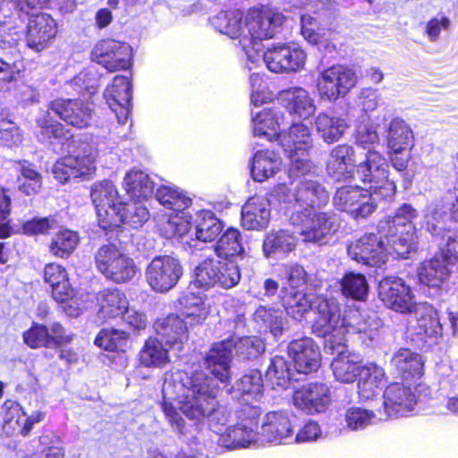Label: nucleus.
<instances>
[{
	"mask_svg": "<svg viewBox=\"0 0 458 458\" xmlns=\"http://www.w3.org/2000/svg\"><path fill=\"white\" fill-rule=\"evenodd\" d=\"M217 392L215 380L203 371L191 376L183 370L167 371L162 386L163 411L179 432L182 431L184 420L175 405L189 419L208 416L210 428L221 436L231 426L233 412L225 406H216Z\"/></svg>",
	"mask_w": 458,
	"mask_h": 458,
	"instance_id": "obj_1",
	"label": "nucleus"
},
{
	"mask_svg": "<svg viewBox=\"0 0 458 458\" xmlns=\"http://www.w3.org/2000/svg\"><path fill=\"white\" fill-rule=\"evenodd\" d=\"M38 126L40 141L49 143L60 151L74 152L54 165L53 174L56 180L64 183L72 178L90 177L95 173L97 152L89 144L72 140L61 123H50L47 115L38 121Z\"/></svg>",
	"mask_w": 458,
	"mask_h": 458,
	"instance_id": "obj_2",
	"label": "nucleus"
},
{
	"mask_svg": "<svg viewBox=\"0 0 458 458\" xmlns=\"http://www.w3.org/2000/svg\"><path fill=\"white\" fill-rule=\"evenodd\" d=\"M284 21L281 13L267 6L253 7L247 11L244 14L246 32L243 41L248 44L252 55L262 52L261 41L272 38Z\"/></svg>",
	"mask_w": 458,
	"mask_h": 458,
	"instance_id": "obj_3",
	"label": "nucleus"
},
{
	"mask_svg": "<svg viewBox=\"0 0 458 458\" xmlns=\"http://www.w3.org/2000/svg\"><path fill=\"white\" fill-rule=\"evenodd\" d=\"M281 145L290 160L289 172L296 177L312 171L313 164L308 159L312 140L310 128L302 123H293L288 132L280 133Z\"/></svg>",
	"mask_w": 458,
	"mask_h": 458,
	"instance_id": "obj_4",
	"label": "nucleus"
},
{
	"mask_svg": "<svg viewBox=\"0 0 458 458\" xmlns=\"http://www.w3.org/2000/svg\"><path fill=\"white\" fill-rule=\"evenodd\" d=\"M290 220L300 226L299 235L304 242L327 244L338 230L339 225L335 215L316 213L313 209L294 210Z\"/></svg>",
	"mask_w": 458,
	"mask_h": 458,
	"instance_id": "obj_5",
	"label": "nucleus"
},
{
	"mask_svg": "<svg viewBox=\"0 0 458 458\" xmlns=\"http://www.w3.org/2000/svg\"><path fill=\"white\" fill-rule=\"evenodd\" d=\"M318 316L312 326L314 334L327 338L326 349L334 351L335 346L345 344L346 331L345 315L341 318L338 304L333 300L318 299L316 305Z\"/></svg>",
	"mask_w": 458,
	"mask_h": 458,
	"instance_id": "obj_6",
	"label": "nucleus"
},
{
	"mask_svg": "<svg viewBox=\"0 0 458 458\" xmlns=\"http://www.w3.org/2000/svg\"><path fill=\"white\" fill-rule=\"evenodd\" d=\"M358 177L369 183V191L381 199L394 195L396 185L389 179V165L386 157L377 150H368L366 159L357 165Z\"/></svg>",
	"mask_w": 458,
	"mask_h": 458,
	"instance_id": "obj_7",
	"label": "nucleus"
},
{
	"mask_svg": "<svg viewBox=\"0 0 458 458\" xmlns=\"http://www.w3.org/2000/svg\"><path fill=\"white\" fill-rule=\"evenodd\" d=\"M240 279V269L233 260L206 259L194 270L193 284L204 290L216 285L230 289L237 285Z\"/></svg>",
	"mask_w": 458,
	"mask_h": 458,
	"instance_id": "obj_8",
	"label": "nucleus"
},
{
	"mask_svg": "<svg viewBox=\"0 0 458 458\" xmlns=\"http://www.w3.org/2000/svg\"><path fill=\"white\" fill-rule=\"evenodd\" d=\"M457 259L458 240L456 235L450 233L440 255L424 261L418 268L420 282L429 287H439L448 279Z\"/></svg>",
	"mask_w": 458,
	"mask_h": 458,
	"instance_id": "obj_9",
	"label": "nucleus"
},
{
	"mask_svg": "<svg viewBox=\"0 0 458 458\" xmlns=\"http://www.w3.org/2000/svg\"><path fill=\"white\" fill-rule=\"evenodd\" d=\"M358 81L359 76L353 68L336 64L319 72L316 87L320 99L335 102L345 97Z\"/></svg>",
	"mask_w": 458,
	"mask_h": 458,
	"instance_id": "obj_10",
	"label": "nucleus"
},
{
	"mask_svg": "<svg viewBox=\"0 0 458 458\" xmlns=\"http://www.w3.org/2000/svg\"><path fill=\"white\" fill-rule=\"evenodd\" d=\"M95 263L101 274L117 284L131 281L137 272L134 260L114 244L101 246L95 255Z\"/></svg>",
	"mask_w": 458,
	"mask_h": 458,
	"instance_id": "obj_11",
	"label": "nucleus"
},
{
	"mask_svg": "<svg viewBox=\"0 0 458 458\" xmlns=\"http://www.w3.org/2000/svg\"><path fill=\"white\" fill-rule=\"evenodd\" d=\"M90 198L96 208L100 227L107 230L120 226L122 218L118 214L123 202L113 182L103 180L93 183Z\"/></svg>",
	"mask_w": 458,
	"mask_h": 458,
	"instance_id": "obj_12",
	"label": "nucleus"
},
{
	"mask_svg": "<svg viewBox=\"0 0 458 458\" xmlns=\"http://www.w3.org/2000/svg\"><path fill=\"white\" fill-rule=\"evenodd\" d=\"M182 275L183 267L181 261L170 255L155 257L145 272L147 283L157 293H166L173 289Z\"/></svg>",
	"mask_w": 458,
	"mask_h": 458,
	"instance_id": "obj_13",
	"label": "nucleus"
},
{
	"mask_svg": "<svg viewBox=\"0 0 458 458\" xmlns=\"http://www.w3.org/2000/svg\"><path fill=\"white\" fill-rule=\"evenodd\" d=\"M378 199H380L369 190L358 186H344L336 191L333 201L337 209L359 219L371 215L377 206Z\"/></svg>",
	"mask_w": 458,
	"mask_h": 458,
	"instance_id": "obj_14",
	"label": "nucleus"
},
{
	"mask_svg": "<svg viewBox=\"0 0 458 458\" xmlns=\"http://www.w3.org/2000/svg\"><path fill=\"white\" fill-rule=\"evenodd\" d=\"M256 58L251 63L262 61L268 70L273 72H296L304 67L306 62L305 52L296 47L279 44L267 48V51L253 55Z\"/></svg>",
	"mask_w": 458,
	"mask_h": 458,
	"instance_id": "obj_15",
	"label": "nucleus"
},
{
	"mask_svg": "<svg viewBox=\"0 0 458 458\" xmlns=\"http://www.w3.org/2000/svg\"><path fill=\"white\" fill-rule=\"evenodd\" d=\"M92 59L110 72L127 70L131 66L132 48L126 43L115 39H104L96 44Z\"/></svg>",
	"mask_w": 458,
	"mask_h": 458,
	"instance_id": "obj_16",
	"label": "nucleus"
},
{
	"mask_svg": "<svg viewBox=\"0 0 458 458\" xmlns=\"http://www.w3.org/2000/svg\"><path fill=\"white\" fill-rule=\"evenodd\" d=\"M383 397V409H378L380 420L406 416L417 403V396L411 386L402 383L386 386Z\"/></svg>",
	"mask_w": 458,
	"mask_h": 458,
	"instance_id": "obj_17",
	"label": "nucleus"
},
{
	"mask_svg": "<svg viewBox=\"0 0 458 458\" xmlns=\"http://www.w3.org/2000/svg\"><path fill=\"white\" fill-rule=\"evenodd\" d=\"M378 295L386 306L401 313L412 312L416 308L411 288L398 277H385L379 282Z\"/></svg>",
	"mask_w": 458,
	"mask_h": 458,
	"instance_id": "obj_18",
	"label": "nucleus"
},
{
	"mask_svg": "<svg viewBox=\"0 0 458 458\" xmlns=\"http://www.w3.org/2000/svg\"><path fill=\"white\" fill-rule=\"evenodd\" d=\"M348 255L353 260L370 267H379L385 264L389 253L382 236L367 233L348 246Z\"/></svg>",
	"mask_w": 458,
	"mask_h": 458,
	"instance_id": "obj_19",
	"label": "nucleus"
},
{
	"mask_svg": "<svg viewBox=\"0 0 458 458\" xmlns=\"http://www.w3.org/2000/svg\"><path fill=\"white\" fill-rule=\"evenodd\" d=\"M23 342L31 349L57 348L72 341L64 327L59 322H54L48 327L33 322L32 326L22 335Z\"/></svg>",
	"mask_w": 458,
	"mask_h": 458,
	"instance_id": "obj_20",
	"label": "nucleus"
},
{
	"mask_svg": "<svg viewBox=\"0 0 458 458\" xmlns=\"http://www.w3.org/2000/svg\"><path fill=\"white\" fill-rule=\"evenodd\" d=\"M418 313L417 335L427 338L437 339L443 335L444 325L448 320L454 334L456 332L457 318L452 312H439L430 305H420L414 310Z\"/></svg>",
	"mask_w": 458,
	"mask_h": 458,
	"instance_id": "obj_21",
	"label": "nucleus"
},
{
	"mask_svg": "<svg viewBox=\"0 0 458 458\" xmlns=\"http://www.w3.org/2000/svg\"><path fill=\"white\" fill-rule=\"evenodd\" d=\"M49 111L55 113L60 119L65 123L78 128H84L89 124L91 120L92 109L89 104H85L78 99H55L50 102L48 111L44 113L37 122L47 115L50 123H55L50 119Z\"/></svg>",
	"mask_w": 458,
	"mask_h": 458,
	"instance_id": "obj_22",
	"label": "nucleus"
},
{
	"mask_svg": "<svg viewBox=\"0 0 458 458\" xmlns=\"http://www.w3.org/2000/svg\"><path fill=\"white\" fill-rule=\"evenodd\" d=\"M57 34V24L47 13L31 14L27 27V46L40 52L47 48Z\"/></svg>",
	"mask_w": 458,
	"mask_h": 458,
	"instance_id": "obj_23",
	"label": "nucleus"
},
{
	"mask_svg": "<svg viewBox=\"0 0 458 458\" xmlns=\"http://www.w3.org/2000/svg\"><path fill=\"white\" fill-rule=\"evenodd\" d=\"M131 83L125 76H115L105 92L110 109L119 123H125L131 114Z\"/></svg>",
	"mask_w": 458,
	"mask_h": 458,
	"instance_id": "obj_24",
	"label": "nucleus"
},
{
	"mask_svg": "<svg viewBox=\"0 0 458 458\" xmlns=\"http://www.w3.org/2000/svg\"><path fill=\"white\" fill-rule=\"evenodd\" d=\"M288 352L299 373L309 374L316 371L319 367V349L311 338L305 337L292 341L288 345Z\"/></svg>",
	"mask_w": 458,
	"mask_h": 458,
	"instance_id": "obj_25",
	"label": "nucleus"
},
{
	"mask_svg": "<svg viewBox=\"0 0 458 458\" xmlns=\"http://www.w3.org/2000/svg\"><path fill=\"white\" fill-rule=\"evenodd\" d=\"M331 352L336 355L331 362L335 379L345 384L354 382L363 367L360 365V357L350 352L345 344L335 346Z\"/></svg>",
	"mask_w": 458,
	"mask_h": 458,
	"instance_id": "obj_26",
	"label": "nucleus"
},
{
	"mask_svg": "<svg viewBox=\"0 0 458 458\" xmlns=\"http://www.w3.org/2000/svg\"><path fill=\"white\" fill-rule=\"evenodd\" d=\"M355 167L354 148L348 144H340L331 149L327 160V172L332 178L342 181L353 176Z\"/></svg>",
	"mask_w": 458,
	"mask_h": 458,
	"instance_id": "obj_27",
	"label": "nucleus"
},
{
	"mask_svg": "<svg viewBox=\"0 0 458 458\" xmlns=\"http://www.w3.org/2000/svg\"><path fill=\"white\" fill-rule=\"evenodd\" d=\"M293 400L296 407L307 412H320L330 403L329 388L322 383H310L296 390Z\"/></svg>",
	"mask_w": 458,
	"mask_h": 458,
	"instance_id": "obj_28",
	"label": "nucleus"
},
{
	"mask_svg": "<svg viewBox=\"0 0 458 458\" xmlns=\"http://www.w3.org/2000/svg\"><path fill=\"white\" fill-rule=\"evenodd\" d=\"M233 339H226L212 345L206 355L205 364L208 371L220 382L230 377V363L233 357Z\"/></svg>",
	"mask_w": 458,
	"mask_h": 458,
	"instance_id": "obj_29",
	"label": "nucleus"
},
{
	"mask_svg": "<svg viewBox=\"0 0 458 458\" xmlns=\"http://www.w3.org/2000/svg\"><path fill=\"white\" fill-rule=\"evenodd\" d=\"M212 25L222 34L231 38H239L249 61H255L248 44L243 41L245 34L244 15L238 10L220 12L211 20Z\"/></svg>",
	"mask_w": 458,
	"mask_h": 458,
	"instance_id": "obj_30",
	"label": "nucleus"
},
{
	"mask_svg": "<svg viewBox=\"0 0 458 458\" xmlns=\"http://www.w3.org/2000/svg\"><path fill=\"white\" fill-rule=\"evenodd\" d=\"M293 426L289 413L284 411L267 412L261 426V436L264 440L281 444L293 439Z\"/></svg>",
	"mask_w": 458,
	"mask_h": 458,
	"instance_id": "obj_31",
	"label": "nucleus"
},
{
	"mask_svg": "<svg viewBox=\"0 0 458 458\" xmlns=\"http://www.w3.org/2000/svg\"><path fill=\"white\" fill-rule=\"evenodd\" d=\"M280 299L286 313L293 319L301 321L316 304L318 305V299L322 297L302 290H290L288 287H283Z\"/></svg>",
	"mask_w": 458,
	"mask_h": 458,
	"instance_id": "obj_32",
	"label": "nucleus"
},
{
	"mask_svg": "<svg viewBox=\"0 0 458 458\" xmlns=\"http://www.w3.org/2000/svg\"><path fill=\"white\" fill-rule=\"evenodd\" d=\"M385 369L376 363L364 365L357 383L358 396L361 402H369L377 396L386 383Z\"/></svg>",
	"mask_w": 458,
	"mask_h": 458,
	"instance_id": "obj_33",
	"label": "nucleus"
},
{
	"mask_svg": "<svg viewBox=\"0 0 458 458\" xmlns=\"http://www.w3.org/2000/svg\"><path fill=\"white\" fill-rule=\"evenodd\" d=\"M5 409L4 415V429L7 431V428H12L13 431L21 434L23 437H27L33 426L36 423L40 422L44 419V412L40 411H33L31 414H28L24 409L15 402H5L4 405Z\"/></svg>",
	"mask_w": 458,
	"mask_h": 458,
	"instance_id": "obj_34",
	"label": "nucleus"
},
{
	"mask_svg": "<svg viewBox=\"0 0 458 458\" xmlns=\"http://www.w3.org/2000/svg\"><path fill=\"white\" fill-rule=\"evenodd\" d=\"M257 422L242 420L240 423L229 426L219 437L222 446L228 449L246 448L258 441Z\"/></svg>",
	"mask_w": 458,
	"mask_h": 458,
	"instance_id": "obj_35",
	"label": "nucleus"
},
{
	"mask_svg": "<svg viewBox=\"0 0 458 458\" xmlns=\"http://www.w3.org/2000/svg\"><path fill=\"white\" fill-rule=\"evenodd\" d=\"M450 209L444 199H434L429 202L423 215L424 226L426 230L439 242H447V236L450 233H455L450 230H445L443 226L444 220L447 216V210Z\"/></svg>",
	"mask_w": 458,
	"mask_h": 458,
	"instance_id": "obj_36",
	"label": "nucleus"
},
{
	"mask_svg": "<svg viewBox=\"0 0 458 458\" xmlns=\"http://www.w3.org/2000/svg\"><path fill=\"white\" fill-rule=\"evenodd\" d=\"M386 143L388 151L394 153L411 150L414 134L411 126L403 119L394 117L386 127Z\"/></svg>",
	"mask_w": 458,
	"mask_h": 458,
	"instance_id": "obj_37",
	"label": "nucleus"
},
{
	"mask_svg": "<svg viewBox=\"0 0 458 458\" xmlns=\"http://www.w3.org/2000/svg\"><path fill=\"white\" fill-rule=\"evenodd\" d=\"M270 220V204L267 199L254 196L248 199L242 210V224L248 230H259Z\"/></svg>",
	"mask_w": 458,
	"mask_h": 458,
	"instance_id": "obj_38",
	"label": "nucleus"
},
{
	"mask_svg": "<svg viewBox=\"0 0 458 458\" xmlns=\"http://www.w3.org/2000/svg\"><path fill=\"white\" fill-rule=\"evenodd\" d=\"M348 329L346 336L356 335L363 344H369L377 336L379 322L369 316L367 313L359 310H350L345 315V325Z\"/></svg>",
	"mask_w": 458,
	"mask_h": 458,
	"instance_id": "obj_39",
	"label": "nucleus"
},
{
	"mask_svg": "<svg viewBox=\"0 0 458 458\" xmlns=\"http://www.w3.org/2000/svg\"><path fill=\"white\" fill-rule=\"evenodd\" d=\"M301 35L310 44L317 46L319 50L331 53L335 49L336 34L330 29L320 28L315 18L304 14L301 18Z\"/></svg>",
	"mask_w": 458,
	"mask_h": 458,
	"instance_id": "obj_40",
	"label": "nucleus"
},
{
	"mask_svg": "<svg viewBox=\"0 0 458 458\" xmlns=\"http://www.w3.org/2000/svg\"><path fill=\"white\" fill-rule=\"evenodd\" d=\"M390 366L394 374L405 380L420 378L422 375L421 357L407 348H400L393 354Z\"/></svg>",
	"mask_w": 458,
	"mask_h": 458,
	"instance_id": "obj_41",
	"label": "nucleus"
},
{
	"mask_svg": "<svg viewBox=\"0 0 458 458\" xmlns=\"http://www.w3.org/2000/svg\"><path fill=\"white\" fill-rule=\"evenodd\" d=\"M44 282L51 287L52 297L57 302L71 301L73 289L71 287L68 274L64 267L48 263L44 267Z\"/></svg>",
	"mask_w": 458,
	"mask_h": 458,
	"instance_id": "obj_42",
	"label": "nucleus"
},
{
	"mask_svg": "<svg viewBox=\"0 0 458 458\" xmlns=\"http://www.w3.org/2000/svg\"><path fill=\"white\" fill-rule=\"evenodd\" d=\"M418 216V211L410 204L399 207L394 216H387L379 221L377 230L380 234H389L394 231L415 233L413 220Z\"/></svg>",
	"mask_w": 458,
	"mask_h": 458,
	"instance_id": "obj_43",
	"label": "nucleus"
},
{
	"mask_svg": "<svg viewBox=\"0 0 458 458\" xmlns=\"http://www.w3.org/2000/svg\"><path fill=\"white\" fill-rule=\"evenodd\" d=\"M295 233L287 229L271 230L263 241L262 250L267 259L293 251L297 244Z\"/></svg>",
	"mask_w": 458,
	"mask_h": 458,
	"instance_id": "obj_44",
	"label": "nucleus"
},
{
	"mask_svg": "<svg viewBox=\"0 0 458 458\" xmlns=\"http://www.w3.org/2000/svg\"><path fill=\"white\" fill-rule=\"evenodd\" d=\"M252 318L259 332L270 333L275 337L283 335L287 322L282 310L266 306H259L253 313Z\"/></svg>",
	"mask_w": 458,
	"mask_h": 458,
	"instance_id": "obj_45",
	"label": "nucleus"
},
{
	"mask_svg": "<svg viewBox=\"0 0 458 458\" xmlns=\"http://www.w3.org/2000/svg\"><path fill=\"white\" fill-rule=\"evenodd\" d=\"M298 207L296 210L305 212V208L312 209L328 201V194L318 182L308 179H298Z\"/></svg>",
	"mask_w": 458,
	"mask_h": 458,
	"instance_id": "obj_46",
	"label": "nucleus"
},
{
	"mask_svg": "<svg viewBox=\"0 0 458 458\" xmlns=\"http://www.w3.org/2000/svg\"><path fill=\"white\" fill-rule=\"evenodd\" d=\"M186 322L180 316L170 314L167 317L156 321L154 327L157 334L165 341L168 345L177 343L182 344L187 340Z\"/></svg>",
	"mask_w": 458,
	"mask_h": 458,
	"instance_id": "obj_47",
	"label": "nucleus"
},
{
	"mask_svg": "<svg viewBox=\"0 0 458 458\" xmlns=\"http://www.w3.org/2000/svg\"><path fill=\"white\" fill-rule=\"evenodd\" d=\"M281 165V159L274 151L259 150L253 156L250 174L254 181L261 182L279 172Z\"/></svg>",
	"mask_w": 458,
	"mask_h": 458,
	"instance_id": "obj_48",
	"label": "nucleus"
},
{
	"mask_svg": "<svg viewBox=\"0 0 458 458\" xmlns=\"http://www.w3.org/2000/svg\"><path fill=\"white\" fill-rule=\"evenodd\" d=\"M98 315L104 320L122 316L129 304L125 294L118 289L102 291L98 294Z\"/></svg>",
	"mask_w": 458,
	"mask_h": 458,
	"instance_id": "obj_49",
	"label": "nucleus"
},
{
	"mask_svg": "<svg viewBox=\"0 0 458 458\" xmlns=\"http://www.w3.org/2000/svg\"><path fill=\"white\" fill-rule=\"evenodd\" d=\"M314 124L318 136L327 144L338 141L348 128L344 119L326 112H321L316 116Z\"/></svg>",
	"mask_w": 458,
	"mask_h": 458,
	"instance_id": "obj_50",
	"label": "nucleus"
},
{
	"mask_svg": "<svg viewBox=\"0 0 458 458\" xmlns=\"http://www.w3.org/2000/svg\"><path fill=\"white\" fill-rule=\"evenodd\" d=\"M282 99L287 103L290 112L301 118H309L317 109L314 99L308 90L302 88H292L282 93Z\"/></svg>",
	"mask_w": 458,
	"mask_h": 458,
	"instance_id": "obj_51",
	"label": "nucleus"
},
{
	"mask_svg": "<svg viewBox=\"0 0 458 458\" xmlns=\"http://www.w3.org/2000/svg\"><path fill=\"white\" fill-rule=\"evenodd\" d=\"M262 388L261 373L259 370H250L234 383L231 393L233 398L249 403L261 395Z\"/></svg>",
	"mask_w": 458,
	"mask_h": 458,
	"instance_id": "obj_52",
	"label": "nucleus"
},
{
	"mask_svg": "<svg viewBox=\"0 0 458 458\" xmlns=\"http://www.w3.org/2000/svg\"><path fill=\"white\" fill-rule=\"evenodd\" d=\"M123 188L132 199H148L154 192V182L145 172L132 169L123 178Z\"/></svg>",
	"mask_w": 458,
	"mask_h": 458,
	"instance_id": "obj_53",
	"label": "nucleus"
},
{
	"mask_svg": "<svg viewBox=\"0 0 458 458\" xmlns=\"http://www.w3.org/2000/svg\"><path fill=\"white\" fill-rule=\"evenodd\" d=\"M253 133L255 136H264L268 140L279 138L282 125L278 112L273 109H264L252 117Z\"/></svg>",
	"mask_w": 458,
	"mask_h": 458,
	"instance_id": "obj_54",
	"label": "nucleus"
},
{
	"mask_svg": "<svg viewBox=\"0 0 458 458\" xmlns=\"http://www.w3.org/2000/svg\"><path fill=\"white\" fill-rule=\"evenodd\" d=\"M223 230L222 222L208 210H202L198 214L194 235L199 241L208 242L216 240Z\"/></svg>",
	"mask_w": 458,
	"mask_h": 458,
	"instance_id": "obj_55",
	"label": "nucleus"
},
{
	"mask_svg": "<svg viewBox=\"0 0 458 458\" xmlns=\"http://www.w3.org/2000/svg\"><path fill=\"white\" fill-rule=\"evenodd\" d=\"M139 360L144 367L159 368L169 361L168 350L158 339L149 338L140 352Z\"/></svg>",
	"mask_w": 458,
	"mask_h": 458,
	"instance_id": "obj_56",
	"label": "nucleus"
},
{
	"mask_svg": "<svg viewBox=\"0 0 458 458\" xmlns=\"http://www.w3.org/2000/svg\"><path fill=\"white\" fill-rule=\"evenodd\" d=\"M216 254L225 260H233L234 256L243 252L240 232L234 228L227 229L215 247Z\"/></svg>",
	"mask_w": 458,
	"mask_h": 458,
	"instance_id": "obj_57",
	"label": "nucleus"
},
{
	"mask_svg": "<svg viewBox=\"0 0 458 458\" xmlns=\"http://www.w3.org/2000/svg\"><path fill=\"white\" fill-rule=\"evenodd\" d=\"M79 243L77 233L64 229L55 233L49 243V252L56 258H68Z\"/></svg>",
	"mask_w": 458,
	"mask_h": 458,
	"instance_id": "obj_58",
	"label": "nucleus"
},
{
	"mask_svg": "<svg viewBox=\"0 0 458 458\" xmlns=\"http://www.w3.org/2000/svg\"><path fill=\"white\" fill-rule=\"evenodd\" d=\"M22 69L20 53L10 44L5 47L0 44V76L2 80L11 81Z\"/></svg>",
	"mask_w": 458,
	"mask_h": 458,
	"instance_id": "obj_59",
	"label": "nucleus"
},
{
	"mask_svg": "<svg viewBox=\"0 0 458 458\" xmlns=\"http://www.w3.org/2000/svg\"><path fill=\"white\" fill-rule=\"evenodd\" d=\"M344 420L351 430H361L381 420L378 410L375 412L361 407H351L345 412Z\"/></svg>",
	"mask_w": 458,
	"mask_h": 458,
	"instance_id": "obj_60",
	"label": "nucleus"
},
{
	"mask_svg": "<svg viewBox=\"0 0 458 458\" xmlns=\"http://www.w3.org/2000/svg\"><path fill=\"white\" fill-rule=\"evenodd\" d=\"M156 199L162 206L174 211H182L191 203L190 198L170 186L159 187L156 192Z\"/></svg>",
	"mask_w": 458,
	"mask_h": 458,
	"instance_id": "obj_61",
	"label": "nucleus"
},
{
	"mask_svg": "<svg viewBox=\"0 0 458 458\" xmlns=\"http://www.w3.org/2000/svg\"><path fill=\"white\" fill-rule=\"evenodd\" d=\"M266 377L275 386L286 388L292 378L290 366L282 356H275L267 370Z\"/></svg>",
	"mask_w": 458,
	"mask_h": 458,
	"instance_id": "obj_62",
	"label": "nucleus"
},
{
	"mask_svg": "<svg viewBox=\"0 0 458 458\" xmlns=\"http://www.w3.org/2000/svg\"><path fill=\"white\" fill-rule=\"evenodd\" d=\"M387 239L389 253H395L402 259L407 258V255L414 249L415 233H403V231H394L389 234H381Z\"/></svg>",
	"mask_w": 458,
	"mask_h": 458,
	"instance_id": "obj_63",
	"label": "nucleus"
},
{
	"mask_svg": "<svg viewBox=\"0 0 458 458\" xmlns=\"http://www.w3.org/2000/svg\"><path fill=\"white\" fill-rule=\"evenodd\" d=\"M180 303L184 307L182 315L185 318H190L191 323H200L209 314V306L200 297L194 294L182 297Z\"/></svg>",
	"mask_w": 458,
	"mask_h": 458,
	"instance_id": "obj_64",
	"label": "nucleus"
}]
</instances>
